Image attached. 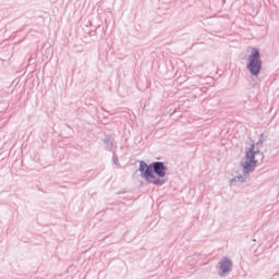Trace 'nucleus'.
I'll use <instances>...</instances> for the list:
<instances>
[{
    "label": "nucleus",
    "instance_id": "2",
    "mask_svg": "<svg viewBox=\"0 0 279 279\" xmlns=\"http://www.w3.org/2000/svg\"><path fill=\"white\" fill-rule=\"evenodd\" d=\"M248 71H251L252 75H258L260 70L263 69V61H260V52L258 49L253 48L252 53L248 57Z\"/></svg>",
    "mask_w": 279,
    "mask_h": 279
},
{
    "label": "nucleus",
    "instance_id": "1",
    "mask_svg": "<svg viewBox=\"0 0 279 279\" xmlns=\"http://www.w3.org/2000/svg\"><path fill=\"white\" fill-rule=\"evenodd\" d=\"M263 153L256 150V146L252 145L246 151L245 161L243 163L244 173L254 171V167H256V165H260V162H263Z\"/></svg>",
    "mask_w": 279,
    "mask_h": 279
},
{
    "label": "nucleus",
    "instance_id": "3",
    "mask_svg": "<svg viewBox=\"0 0 279 279\" xmlns=\"http://www.w3.org/2000/svg\"><path fill=\"white\" fill-rule=\"evenodd\" d=\"M140 171L142 173V178H144L146 182H149V184H162V181L154 175L153 165L148 166L146 162L141 161Z\"/></svg>",
    "mask_w": 279,
    "mask_h": 279
},
{
    "label": "nucleus",
    "instance_id": "5",
    "mask_svg": "<svg viewBox=\"0 0 279 279\" xmlns=\"http://www.w3.org/2000/svg\"><path fill=\"white\" fill-rule=\"evenodd\" d=\"M220 269L222 274H228L232 269V260L225 257L222 262H220Z\"/></svg>",
    "mask_w": 279,
    "mask_h": 279
},
{
    "label": "nucleus",
    "instance_id": "4",
    "mask_svg": "<svg viewBox=\"0 0 279 279\" xmlns=\"http://www.w3.org/2000/svg\"><path fill=\"white\" fill-rule=\"evenodd\" d=\"M153 169L159 178H165V175H167V166H165L163 162H154Z\"/></svg>",
    "mask_w": 279,
    "mask_h": 279
}]
</instances>
